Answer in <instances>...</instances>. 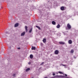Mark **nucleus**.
<instances>
[{"mask_svg": "<svg viewBox=\"0 0 78 78\" xmlns=\"http://www.w3.org/2000/svg\"><path fill=\"white\" fill-rule=\"evenodd\" d=\"M61 65H62V66H64L65 67V68H67V67H66V65L62 64Z\"/></svg>", "mask_w": 78, "mask_h": 78, "instance_id": "nucleus-17", "label": "nucleus"}, {"mask_svg": "<svg viewBox=\"0 0 78 78\" xmlns=\"http://www.w3.org/2000/svg\"><path fill=\"white\" fill-rule=\"evenodd\" d=\"M25 28L26 31V32H27V31H28V29H27V28H28V27H27V26H26L25 27Z\"/></svg>", "mask_w": 78, "mask_h": 78, "instance_id": "nucleus-10", "label": "nucleus"}, {"mask_svg": "<svg viewBox=\"0 0 78 78\" xmlns=\"http://www.w3.org/2000/svg\"><path fill=\"white\" fill-rule=\"evenodd\" d=\"M64 76H61V77H62V78H63V77Z\"/></svg>", "mask_w": 78, "mask_h": 78, "instance_id": "nucleus-25", "label": "nucleus"}, {"mask_svg": "<svg viewBox=\"0 0 78 78\" xmlns=\"http://www.w3.org/2000/svg\"><path fill=\"white\" fill-rule=\"evenodd\" d=\"M31 64V62H29L28 63V64Z\"/></svg>", "mask_w": 78, "mask_h": 78, "instance_id": "nucleus-23", "label": "nucleus"}, {"mask_svg": "<svg viewBox=\"0 0 78 78\" xmlns=\"http://www.w3.org/2000/svg\"><path fill=\"white\" fill-rule=\"evenodd\" d=\"M32 78H33V77H32Z\"/></svg>", "mask_w": 78, "mask_h": 78, "instance_id": "nucleus-28", "label": "nucleus"}, {"mask_svg": "<svg viewBox=\"0 0 78 78\" xmlns=\"http://www.w3.org/2000/svg\"><path fill=\"white\" fill-rule=\"evenodd\" d=\"M25 34V32H24L23 33H21V36H24V35Z\"/></svg>", "mask_w": 78, "mask_h": 78, "instance_id": "nucleus-6", "label": "nucleus"}, {"mask_svg": "<svg viewBox=\"0 0 78 78\" xmlns=\"http://www.w3.org/2000/svg\"><path fill=\"white\" fill-rule=\"evenodd\" d=\"M43 42H44V43L46 42V39H45V38L43 40Z\"/></svg>", "mask_w": 78, "mask_h": 78, "instance_id": "nucleus-11", "label": "nucleus"}, {"mask_svg": "<svg viewBox=\"0 0 78 78\" xmlns=\"http://www.w3.org/2000/svg\"><path fill=\"white\" fill-rule=\"evenodd\" d=\"M67 27L68 28H67L66 27V30H68V29H70L71 28V26H70V24L68 23L67 25Z\"/></svg>", "mask_w": 78, "mask_h": 78, "instance_id": "nucleus-1", "label": "nucleus"}, {"mask_svg": "<svg viewBox=\"0 0 78 78\" xmlns=\"http://www.w3.org/2000/svg\"><path fill=\"white\" fill-rule=\"evenodd\" d=\"M74 58H76L75 57H74Z\"/></svg>", "mask_w": 78, "mask_h": 78, "instance_id": "nucleus-27", "label": "nucleus"}, {"mask_svg": "<svg viewBox=\"0 0 78 78\" xmlns=\"http://www.w3.org/2000/svg\"><path fill=\"white\" fill-rule=\"evenodd\" d=\"M30 70V68H27V69H26V72H28V71Z\"/></svg>", "mask_w": 78, "mask_h": 78, "instance_id": "nucleus-16", "label": "nucleus"}, {"mask_svg": "<svg viewBox=\"0 0 78 78\" xmlns=\"http://www.w3.org/2000/svg\"><path fill=\"white\" fill-rule=\"evenodd\" d=\"M59 44H61L62 45H64V44H65V43L63 42L60 41L59 42Z\"/></svg>", "mask_w": 78, "mask_h": 78, "instance_id": "nucleus-4", "label": "nucleus"}, {"mask_svg": "<svg viewBox=\"0 0 78 78\" xmlns=\"http://www.w3.org/2000/svg\"><path fill=\"white\" fill-rule=\"evenodd\" d=\"M18 49H20V48H18Z\"/></svg>", "mask_w": 78, "mask_h": 78, "instance_id": "nucleus-26", "label": "nucleus"}, {"mask_svg": "<svg viewBox=\"0 0 78 78\" xmlns=\"http://www.w3.org/2000/svg\"><path fill=\"white\" fill-rule=\"evenodd\" d=\"M59 53V51L58 50H56L55 52V55H58Z\"/></svg>", "mask_w": 78, "mask_h": 78, "instance_id": "nucleus-3", "label": "nucleus"}, {"mask_svg": "<svg viewBox=\"0 0 78 78\" xmlns=\"http://www.w3.org/2000/svg\"><path fill=\"white\" fill-rule=\"evenodd\" d=\"M36 27H37V28H38L39 29V30H41V27H40L37 26H36Z\"/></svg>", "mask_w": 78, "mask_h": 78, "instance_id": "nucleus-14", "label": "nucleus"}, {"mask_svg": "<svg viewBox=\"0 0 78 78\" xmlns=\"http://www.w3.org/2000/svg\"><path fill=\"white\" fill-rule=\"evenodd\" d=\"M60 9L62 11H64V10H66V9L64 6H62L61 7Z\"/></svg>", "mask_w": 78, "mask_h": 78, "instance_id": "nucleus-2", "label": "nucleus"}, {"mask_svg": "<svg viewBox=\"0 0 78 78\" xmlns=\"http://www.w3.org/2000/svg\"><path fill=\"white\" fill-rule=\"evenodd\" d=\"M13 76H16V74H14L13 75Z\"/></svg>", "mask_w": 78, "mask_h": 78, "instance_id": "nucleus-22", "label": "nucleus"}, {"mask_svg": "<svg viewBox=\"0 0 78 78\" xmlns=\"http://www.w3.org/2000/svg\"><path fill=\"white\" fill-rule=\"evenodd\" d=\"M57 28H60V25L59 24H58V25L57 26Z\"/></svg>", "mask_w": 78, "mask_h": 78, "instance_id": "nucleus-12", "label": "nucleus"}, {"mask_svg": "<svg viewBox=\"0 0 78 78\" xmlns=\"http://www.w3.org/2000/svg\"><path fill=\"white\" fill-rule=\"evenodd\" d=\"M44 62H43L41 63V65H43V64H44Z\"/></svg>", "mask_w": 78, "mask_h": 78, "instance_id": "nucleus-21", "label": "nucleus"}, {"mask_svg": "<svg viewBox=\"0 0 78 78\" xmlns=\"http://www.w3.org/2000/svg\"><path fill=\"white\" fill-rule=\"evenodd\" d=\"M53 73V76H55V73Z\"/></svg>", "mask_w": 78, "mask_h": 78, "instance_id": "nucleus-20", "label": "nucleus"}, {"mask_svg": "<svg viewBox=\"0 0 78 78\" xmlns=\"http://www.w3.org/2000/svg\"><path fill=\"white\" fill-rule=\"evenodd\" d=\"M31 31H32V29H31L30 30H29V33H31Z\"/></svg>", "mask_w": 78, "mask_h": 78, "instance_id": "nucleus-18", "label": "nucleus"}, {"mask_svg": "<svg viewBox=\"0 0 78 78\" xmlns=\"http://www.w3.org/2000/svg\"><path fill=\"white\" fill-rule=\"evenodd\" d=\"M19 26V23H16L15 25V27H18Z\"/></svg>", "mask_w": 78, "mask_h": 78, "instance_id": "nucleus-9", "label": "nucleus"}, {"mask_svg": "<svg viewBox=\"0 0 78 78\" xmlns=\"http://www.w3.org/2000/svg\"><path fill=\"white\" fill-rule=\"evenodd\" d=\"M74 52V51L73 49H72L70 52L71 53H73Z\"/></svg>", "mask_w": 78, "mask_h": 78, "instance_id": "nucleus-13", "label": "nucleus"}, {"mask_svg": "<svg viewBox=\"0 0 78 78\" xmlns=\"http://www.w3.org/2000/svg\"><path fill=\"white\" fill-rule=\"evenodd\" d=\"M58 73H60V74H62V73H62V72H61L60 71Z\"/></svg>", "mask_w": 78, "mask_h": 78, "instance_id": "nucleus-19", "label": "nucleus"}, {"mask_svg": "<svg viewBox=\"0 0 78 78\" xmlns=\"http://www.w3.org/2000/svg\"><path fill=\"white\" fill-rule=\"evenodd\" d=\"M32 50H35L36 49V47H33L31 48Z\"/></svg>", "mask_w": 78, "mask_h": 78, "instance_id": "nucleus-15", "label": "nucleus"}, {"mask_svg": "<svg viewBox=\"0 0 78 78\" xmlns=\"http://www.w3.org/2000/svg\"><path fill=\"white\" fill-rule=\"evenodd\" d=\"M68 42L69 44H72V41L71 40H69V41Z\"/></svg>", "mask_w": 78, "mask_h": 78, "instance_id": "nucleus-5", "label": "nucleus"}, {"mask_svg": "<svg viewBox=\"0 0 78 78\" xmlns=\"http://www.w3.org/2000/svg\"><path fill=\"white\" fill-rule=\"evenodd\" d=\"M30 59H33V55L32 54H31L30 55Z\"/></svg>", "mask_w": 78, "mask_h": 78, "instance_id": "nucleus-7", "label": "nucleus"}, {"mask_svg": "<svg viewBox=\"0 0 78 78\" xmlns=\"http://www.w3.org/2000/svg\"><path fill=\"white\" fill-rule=\"evenodd\" d=\"M52 23L53 25H56V22L55 21H52Z\"/></svg>", "mask_w": 78, "mask_h": 78, "instance_id": "nucleus-8", "label": "nucleus"}, {"mask_svg": "<svg viewBox=\"0 0 78 78\" xmlns=\"http://www.w3.org/2000/svg\"><path fill=\"white\" fill-rule=\"evenodd\" d=\"M65 76H67V74H65Z\"/></svg>", "mask_w": 78, "mask_h": 78, "instance_id": "nucleus-24", "label": "nucleus"}]
</instances>
